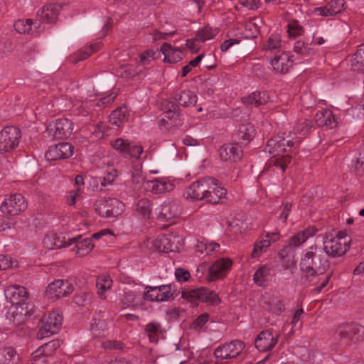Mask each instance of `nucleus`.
<instances>
[{"instance_id": "5701e85b", "label": "nucleus", "mask_w": 364, "mask_h": 364, "mask_svg": "<svg viewBox=\"0 0 364 364\" xmlns=\"http://www.w3.org/2000/svg\"><path fill=\"white\" fill-rule=\"evenodd\" d=\"M255 129L251 124H241L233 134L234 141L238 144L247 145L254 137Z\"/></svg>"}, {"instance_id": "5fc2aeb1", "label": "nucleus", "mask_w": 364, "mask_h": 364, "mask_svg": "<svg viewBox=\"0 0 364 364\" xmlns=\"http://www.w3.org/2000/svg\"><path fill=\"white\" fill-rule=\"evenodd\" d=\"M105 327V325L102 321L97 318H93L92 322L90 323V329L95 336H99L100 335L101 331H104Z\"/></svg>"}, {"instance_id": "864d4df0", "label": "nucleus", "mask_w": 364, "mask_h": 364, "mask_svg": "<svg viewBox=\"0 0 364 364\" xmlns=\"http://www.w3.org/2000/svg\"><path fill=\"white\" fill-rule=\"evenodd\" d=\"M287 32L290 37L296 38L302 34L303 28L296 21H294L288 24Z\"/></svg>"}, {"instance_id": "2f4dec72", "label": "nucleus", "mask_w": 364, "mask_h": 364, "mask_svg": "<svg viewBox=\"0 0 364 364\" xmlns=\"http://www.w3.org/2000/svg\"><path fill=\"white\" fill-rule=\"evenodd\" d=\"M20 357L13 347L0 348V364H18Z\"/></svg>"}, {"instance_id": "3c124183", "label": "nucleus", "mask_w": 364, "mask_h": 364, "mask_svg": "<svg viewBox=\"0 0 364 364\" xmlns=\"http://www.w3.org/2000/svg\"><path fill=\"white\" fill-rule=\"evenodd\" d=\"M353 65H360V68H364V45H360L358 48L357 52L355 53L353 58Z\"/></svg>"}, {"instance_id": "c85d7f7f", "label": "nucleus", "mask_w": 364, "mask_h": 364, "mask_svg": "<svg viewBox=\"0 0 364 364\" xmlns=\"http://www.w3.org/2000/svg\"><path fill=\"white\" fill-rule=\"evenodd\" d=\"M161 54L164 56V62L175 63L183 58V53L178 48H173L171 44L164 43L161 46Z\"/></svg>"}, {"instance_id": "49530a36", "label": "nucleus", "mask_w": 364, "mask_h": 364, "mask_svg": "<svg viewBox=\"0 0 364 364\" xmlns=\"http://www.w3.org/2000/svg\"><path fill=\"white\" fill-rule=\"evenodd\" d=\"M269 311L277 315H280L285 311V306L282 301L272 299L268 304Z\"/></svg>"}, {"instance_id": "9d476101", "label": "nucleus", "mask_w": 364, "mask_h": 364, "mask_svg": "<svg viewBox=\"0 0 364 364\" xmlns=\"http://www.w3.org/2000/svg\"><path fill=\"white\" fill-rule=\"evenodd\" d=\"M73 123L70 120L63 118L56 119L47 127V132L54 139H63L68 138L73 132Z\"/></svg>"}, {"instance_id": "a878e982", "label": "nucleus", "mask_w": 364, "mask_h": 364, "mask_svg": "<svg viewBox=\"0 0 364 364\" xmlns=\"http://www.w3.org/2000/svg\"><path fill=\"white\" fill-rule=\"evenodd\" d=\"M273 69L279 73H287L293 65V60L286 53L276 55L271 61Z\"/></svg>"}, {"instance_id": "473e14b6", "label": "nucleus", "mask_w": 364, "mask_h": 364, "mask_svg": "<svg viewBox=\"0 0 364 364\" xmlns=\"http://www.w3.org/2000/svg\"><path fill=\"white\" fill-rule=\"evenodd\" d=\"M269 100L267 93L264 91L252 92L247 97L242 98V102L247 105L259 107L264 105Z\"/></svg>"}, {"instance_id": "20e7f679", "label": "nucleus", "mask_w": 364, "mask_h": 364, "mask_svg": "<svg viewBox=\"0 0 364 364\" xmlns=\"http://www.w3.org/2000/svg\"><path fill=\"white\" fill-rule=\"evenodd\" d=\"M21 139L20 129L15 126H6L0 132V155L13 152Z\"/></svg>"}, {"instance_id": "09e8293b", "label": "nucleus", "mask_w": 364, "mask_h": 364, "mask_svg": "<svg viewBox=\"0 0 364 364\" xmlns=\"http://www.w3.org/2000/svg\"><path fill=\"white\" fill-rule=\"evenodd\" d=\"M73 301L78 306H85L90 302V296L88 293L80 291L75 294Z\"/></svg>"}, {"instance_id": "e433bc0d", "label": "nucleus", "mask_w": 364, "mask_h": 364, "mask_svg": "<svg viewBox=\"0 0 364 364\" xmlns=\"http://www.w3.org/2000/svg\"><path fill=\"white\" fill-rule=\"evenodd\" d=\"M302 271L304 273L302 277L304 284L308 287L315 286V287L319 284L322 273L326 272L315 271L313 269H302Z\"/></svg>"}, {"instance_id": "37998d69", "label": "nucleus", "mask_w": 364, "mask_h": 364, "mask_svg": "<svg viewBox=\"0 0 364 364\" xmlns=\"http://www.w3.org/2000/svg\"><path fill=\"white\" fill-rule=\"evenodd\" d=\"M270 245V240H262L255 242L252 252V257L254 258L259 257L263 252L266 251L267 248L269 247Z\"/></svg>"}, {"instance_id": "7c9ffc66", "label": "nucleus", "mask_w": 364, "mask_h": 364, "mask_svg": "<svg viewBox=\"0 0 364 364\" xmlns=\"http://www.w3.org/2000/svg\"><path fill=\"white\" fill-rule=\"evenodd\" d=\"M64 237L57 234H51L44 237L43 242L44 246L50 250L60 249L63 247L69 246L68 240H65Z\"/></svg>"}, {"instance_id": "f8f14e48", "label": "nucleus", "mask_w": 364, "mask_h": 364, "mask_svg": "<svg viewBox=\"0 0 364 364\" xmlns=\"http://www.w3.org/2000/svg\"><path fill=\"white\" fill-rule=\"evenodd\" d=\"M63 316L57 311L49 313L44 318V324L38 332V337H48L58 332L62 326Z\"/></svg>"}, {"instance_id": "c756f323", "label": "nucleus", "mask_w": 364, "mask_h": 364, "mask_svg": "<svg viewBox=\"0 0 364 364\" xmlns=\"http://www.w3.org/2000/svg\"><path fill=\"white\" fill-rule=\"evenodd\" d=\"M161 107L164 112V117L160 122L165 121L166 118L171 121L173 120L174 122L177 120L179 117V107L176 103L167 100H163L161 103Z\"/></svg>"}, {"instance_id": "338daca9", "label": "nucleus", "mask_w": 364, "mask_h": 364, "mask_svg": "<svg viewBox=\"0 0 364 364\" xmlns=\"http://www.w3.org/2000/svg\"><path fill=\"white\" fill-rule=\"evenodd\" d=\"M314 13L321 16H333L329 9L328 4L324 6L315 8L314 9Z\"/></svg>"}, {"instance_id": "de8ad7c7", "label": "nucleus", "mask_w": 364, "mask_h": 364, "mask_svg": "<svg viewBox=\"0 0 364 364\" xmlns=\"http://www.w3.org/2000/svg\"><path fill=\"white\" fill-rule=\"evenodd\" d=\"M281 46V39L278 35H272L263 46L266 50H272L279 48Z\"/></svg>"}, {"instance_id": "6ab92c4d", "label": "nucleus", "mask_w": 364, "mask_h": 364, "mask_svg": "<svg viewBox=\"0 0 364 364\" xmlns=\"http://www.w3.org/2000/svg\"><path fill=\"white\" fill-rule=\"evenodd\" d=\"M279 335L274 336L269 331H262L255 341V347L262 352L272 350L278 342Z\"/></svg>"}, {"instance_id": "cd10ccee", "label": "nucleus", "mask_w": 364, "mask_h": 364, "mask_svg": "<svg viewBox=\"0 0 364 364\" xmlns=\"http://www.w3.org/2000/svg\"><path fill=\"white\" fill-rule=\"evenodd\" d=\"M315 122L319 127H326L330 129L335 128L338 124L332 112L328 109L317 112L315 116Z\"/></svg>"}, {"instance_id": "4d7b16f0", "label": "nucleus", "mask_w": 364, "mask_h": 364, "mask_svg": "<svg viewBox=\"0 0 364 364\" xmlns=\"http://www.w3.org/2000/svg\"><path fill=\"white\" fill-rule=\"evenodd\" d=\"M161 54V50H148L140 55V61L145 63L146 60L159 58Z\"/></svg>"}, {"instance_id": "603ef678", "label": "nucleus", "mask_w": 364, "mask_h": 364, "mask_svg": "<svg viewBox=\"0 0 364 364\" xmlns=\"http://www.w3.org/2000/svg\"><path fill=\"white\" fill-rule=\"evenodd\" d=\"M332 15H336L344 10V0H332L328 4Z\"/></svg>"}, {"instance_id": "e2e57ef3", "label": "nucleus", "mask_w": 364, "mask_h": 364, "mask_svg": "<svg viewBox=\"0 0 364 364\" xmlns=\"http://www.w3.org/2000/svg\"><path fill=\"white\" fill-rule=\"evenodd\" d=\"M150 286L146 287V291L144 293V299L149 301H160L159 291H154L150 289Z\"/></svg>"}, {"instance_id": "72a5a7b5", "label": "nucleus", "mask_w": 364, "mask_h": 364, "mask_svg": "<svg viewBox=\"0 0 364 364\" xmlns=\"http://www.w3.org/2000/svg\"><path fill=\"white\" fill-rule=\"evenodd\" d=\"M174 99L183 107L194 106L197 102L196 95L191 90H183L180 94H176Z\"/></svg>"}, {"instance_id": "9b49d317", "label": "nucleus", "mask_w": 364, "mask_h": 364, "mask_svg": "<svg viewBox=\"0 0 364 364\" xmlns=\"http://www.w3.org/2000/svg\"><path fill=\"white\" fill-rule=\"evenodd\" d=\"M74 290L73 284L66 279H56L48 284L46 295L50 299H58L66 296Z\"/></svg>"}, {"instance_id": "2eb2a0df", "label": "nucleus", "mask_w": 364, "mask_h": 364, "mask_svg": "<svg viewBox=\"0 0 364 364\" xmlns=\"http://www.w3.org/2000/svg\"><path fill=\"white\" fill-rule=\"evenodd\" d=\"M349 248V242L342 243L339 239L329 237L328 235H326L323 240V250L330 257H340L344 255Z\"/></svg>"}, {"instance_id": "1a4fd4ad", "label": "nucleus", "mask_w": 364, "mask_h": 364, "mask_svg": "<svg viewBox=\"0 0 364 364\" xmlns=\"http://www.w3.org/2000/svg\"><path fill=\"white\" fill-rule=\"evenodd\" d=\"M27 208V203L20 193L11 194L6 198L1 205V211L7 215H16Z\"/></svg>"}, {"instance_id": "bf43d9fd", "label": "nucleus", "mask_w": 364, "mask_h": 364, "mask_svg": "<svg viewBox=\"0 0 364 364\" xmlns=\"http://www.w3.org/2000/svg\"><path fill=\"white\" fill-rule=\"evenodd\" d=\"M208 314H203L196 318L191 324V328L196 330L201 328L208 321Z\"/></svg>"}, {"instance_id": "8fccbe9b", "label": "nucleus", "mask_w": 364, "mask_h": 364, "mask_svg": "<svg viewBox=\"0 0 364 364\" xmlns=\"http://www.w3.org/2000/svg\"><path fill=\"white\" fill-rule=\"evenodd\" d=\"M214 31L210 27H205L202 31H199L196 36V40L200 42H204L207 40L211 39L215 36Z\"/></svg>"}, {"instance_id": "39448f33", "label": "nucleus", "mask_w": 364, "mask_h": 364, "mask_svg": "<svg viewBox=\"0 0 364 364\" xmlns=\"http://www.w3.org/2000/svg\"><path fill=\"white\" fill-rule=\"evenodd\" d=\"M181 296L194 305H197V301L205 302L213 306H216L220 303L218 295L214 291H210L205 287L183 291Z\"/></svg>"}, {"instance_id": "aec40b11", "label": "nucleus", "mask_w": 364, "mask_h": 364, "mask_svg": "<svg viewBox=\"0 0 364 364\" xmlns=\"http://www.w3.org/2000/svg\"><path fill=\"white\" fill-rule=\"evenodd\" d=\"M62 6L58 4H48L38 11L40 20L47 23H55L58 19Z\"/></svg>"}, {"instance_id": "a19ab883", "label": "nucleus", "mask_w": 364, "mask_h": 364, "mask_svg": "<svg viewBox=\"0 0 364 364\" xmlns=\"http://www.w3.org/2000/svg\"><path fill=\"white\" fill-rule=\"evenodd\" d=\"M151 192L155 194H161L166 191H170L173 188V185L171 183H167L159 179L151 181Z\"/></svg>"}, {"instance_id": "a211bd4d", "label": "nucleus", "mask_w": 364, "mask_h": 364, "mask_svg": "<svg viewBox=\"0 0 364 364\" xmlns=\"http://www.w3.org/2000/svg\"><path fill=\"white\" fill-rule=\"evenodd\" d=\"M181 213V207L176 200H166L159 208V218L166 221L178 218Z\"/></svg>"}, {"instance_id": "a18cd8bd", "label": "nucleus", "mask_w": 364, "mask_h": 364, "mask_svg": "<svg viewBox=\"0 0 364 364\" xmlns=\"http://www.w3.org/2000/svg\"><path fill=\"white\" fill-rule=\"evenodd\" d=\"M99 46H100V45H98V44L91 45L89 47L85 48L83 50H80L77 54V56L75 57V58L74 60L75 63H77L79 61L84 60L87 59V58H89V56H90L92 55V53H93L94 52H95L97 50Z\"/></svg>"}, {"instance_id": "f704fd0d", "label": "nucleus", "mask_w": 364, "mask_h": 364, "mask_svg": "<svg viewBox=\"0 0 364 364\" xmlns=\"http://www.w3.org/2000/svg\"><path fill=\"white\" fill-rule=\"evenodd\" d=\"M128 120L126 107H119L112 111L109 117V122L116 127H121Z\"/></svg>"}, {"instance_id": "69168bd1", "label": "nucleus", "mask_w": 364, "mask_h": 364, "mask_svg": "<svg viewBox=\"0 0 364 364\" xmlns=\"http://www.w3.org/2000/svg\"><path fill=\"white\" fill-rule=\"evenodd\" d=\"M112 280L110 279L109 277H105L103 279H99L97 282V287L99 289L102 290H107L110 289L112 286Z\"/></svg>"}, {"instance_id": "c03bdc74", "label": "nucleus", "mask_w": 364, "mask_h": 364, "mask_svg": "<svg viewBox=\"0 0 364 364\" xmlns=\"http://www.w3.org/2000/svg\"><path fill=\"white\" fill-rule=\"evenodd\" d=\"M130 142L119 138L112 142V146L124 156H127Z\"/></svg>"}, {"instance_id": "393cba45", "label": "nucleus", "mask_w": 364, "mask_h": 364, "mask_svg": "<svg viewBox=\"0 0 364 364\" xmlns=\"http://www.w3.org/2000/svg\"><path fill=\"white\" fill-rule=\"evenodd\" d=\"M212 181L209 186L211 188L208 189L207 202L213 204H217L223 198H225L227 194V190L220 186L216 178H212Z\"/></svg>"}, {"instance_id": "4c0bfd02", "label": "nucleus", "mask_w": 364, "mask_h": 364, "mask_svg": "<svg viewBox=\"0 0 364 364\" xmlns=\"http://www.w3.org/2000/svg\"><path fill=\"white\" fill-rule=\"evenodd\" d=\"M145 333L150 342L157 343L159 335L162 333L161 326L157 323H149L145 328Z\"/></svg>"}, {"instance_id": "c9c22d12", "label": "nucleus", "mask_w": 364, "mask_h": 364, "mask_svg": "<svg viewBox=\"0 0 364 364\" xmlns=\"http://www.w3.org/2000/svg\"><path fill=\"white\" fill-rule=\"evenodd\" d=\"M151 205L147 198H141L136 204L135 213L141 219L147 220L150 217Z\"/></svg>"}, {"instance_id": "0e129e2a", "label": "nucleus", "mask_w": 364, "mask_h": 364, "mask_svg": "<svg viewBox=\"0 0 364 364\" xmlns=\"http://www.w3.org/2000/svg\"><path fill=\"white\" fill-rule=\"evenodd\" d=\"M175 276L178 282H187L191 277L189 272L182 268L176 269Z\"/></svg>"}, {"instance_id": "dca6fc26", "label": "nucleus", "mask_w": 364, "mask_h": 364, "mask_svg": "<svg viewBox=\"0 0 364 364\" xmlns=\"http://www.w3.org/2000/svg\"><path fill=\"white\" fill-rule=\"evenodd\" d=\"M361 328L355 323H348L340 326L339 336L346 345L355 343L363 338L360 335Z\"/></svg>"}, {"instance_id": "f3484780", "label": "nucleus", "mask_w": 364, "mask_h": 364, "mask_svg": "<svg viewBox=\"0 0 364 364\" xmlns=\"http://www.w3.org/2000/svg\"><path fill=\"white\" fill-rule=\"evenodd\" d=\"M218 152L223 161L232 163L240 161L243 156L242 146L238 144L236 141L221 146Z\"/></svg>"}, {"instance_id": "f03ea898", "label": "nucleus", "mask_w": 364, "mask_h": 364, "mask_svg": "<svg viewBox=\"0 0 364 364\" xmlns=\"http://www.w3.org/2000/svg\"><path fill=\"white\" fill-rule=\"evenodd\" d=\"M316 231L317 230L314 228H309L297 232L290 238L289 244L278 253V257L284 269H289L294 264L295 249L304 243L309 237L314 236Z\"/></svg>"}, {"instance_id": "423d86ee", "label": "nucleus", "mask_w": 364, "mask_h": 364, "mask_svg": "<svg viewBox=\"0 0 364 364\" xmlns=\"http://www.w3.org/2000/svg\"><path fill=\"white\" fill-rule=\"evenodd\" d=\"M95 207L98 214L104 218L117 217L123 210L124 205L117 198H101L95 203Z\"/></svg>"}, {"instance_id": "ddd939ff", "label": "nucleus", "mask_w": 364, "mask_h": 364, "mask_svg": "<svg viewBox=\"0 0 364 364\" xmlns=\"http://www.w3.org/2000/svg\"><path fill=\"white\" fill-rule=\"evenodd\" d=\"M75 147L68 142H61L50 146L45 154L48 161H56L70 158L73 155Z\"/></svg>"}, {"instance_id": "ea45409f", "label": "nucleus", "mask_w": 364, "mask_h": 364, "mask_svg": "<svg viewBox=\"0 0 364 364\" xmlns=\"http://www.w3.org/2000/svg\"><path fill=\"white\" fill-rule=\"evenodd\" d=\"M270 274V268L267 265L260 267L255 273L253 280L260 287L267 286V277Z\"/></svg>"}, {"instance_id": "0eeeda50", "label": "nucleus", "mask_w": 364, "mask_h": 364, "mask_svg": "<svg viewBox=\"0 0 364 364\" xmlns=\"http://www.w3.org/2000/svg\"><path fill=\"white\" fill-rule=\"evenodd\" d=\"M213 181L211 177L202 178L186 188L183 196L187 199L192 200H208V189L211 188L209 184Z\"/></svg>"}, {"instance_id": "13d9d810", "label": "nucleus", "mask_w": 364, "mask_h": 364, "mask_svg": "<svg viewBox=\"0 0 364 364\" xmlns=\"http://www.w3.org/2000/svg\"><path fill=\"white\" fill-rule=\"evenodd\" d=\"M17 265L16 261H13L6 255H0V270H5Z\"/></svg>"}, {"instance_id": "7ed1b4c3", "label": "nucleus", "mask_w": 364, "mask_h": 364, "mask_svg": "<svg viewBox=\"0 0 364 364\" xmlns=\"http://www.w3.org/2000/svg\"><path fill=\"white\" fill-rule=\"evenodd\" d=\"M301 269H313L315 271L326 272L329 263L325 258L321 248L316 245L311 246L301 262Z\"/></svg>"}, {"instance_id": "f257e3e1", "label": "nucleus", "mask_w": 364, "mask_h": 364, "mask_svg": "<svg viewBox=\"0 0 364 364\" xmlns=\"http://www.w3.org/2000/svg\"><path fill=\"white\" fill-rule=\"evenodd\" d=\"M294 144L291 139H287L284 136L276 135L269 139L266 151L273 156V159L269 161V166H275L282 173L284 172L291 161L290 156L284 154L290 150Z\"/></svg>"}, {"instance_id": "79ce46f5", "label": "nucleus", "mask_w": 364, "mask_h": 364, "mask_svg": "<svg viewBox=\"0 0 364 364\" xmlns=\"http://www.w3.org/2000/svg\"><path fill=\"white\" fill-rule=\"evenodd\" d=\"M172 284L161 285L159 287H150L151 290L154 291H159L160 301H166L171 299L173 294H171Z\"/></svg>"}, {"instance_id": "6e6d98bb", "label": "nucleus", "mask_w": 364, "mask_h": 364, "mask_svg": "<svg viewBox=\"0 0 364 364\" xmlns=\"http://www.w3.org/2000/svg\"><path fill=\"white\" fill-rule=\"evenodd\" d=\"M332 273L328 274H325V273H322L321 277L319 280V284L314 288L311 291L314 294L320 293L322 289L327 286L329 282L330 278L331 277Z\"/></svg>"}, {"instance_id": "052dcab7", "label": "nucleus", "mask_w": 364, "mask_h": 364, "mask_svg": "<svg viewBox=\"0 0 364 364\" xmlns=\"http://www.w3.org/2000/svg\"><path fill=\"white\" fill-rule=\"evenodd\" d=\"M294 51L302 55H307L309 53V48L304 41H298L294 44Z\"/></svg>"}, {"instance_id": "680f3d73", "label": "nucleus", "mask_w": 364, "mask_h": 364, "mask_svg": "<svg viewBox=\"0 0 364 364\" xmlns=\"http://www.w3.org/2000/svg\"><path fill=\"white\" fill-rule=\"evenodd\" d=\"M128 150L129 151L128 153L127 154V156H129L130 157H134L136 159H138L143 152L142 146L134 145L132 142H130Z\"/></svg>"}, {"instance_id": "412c9836", "label": "nucleus", "mask_w": 364, "mask_h": 364, "mask_svg": "<svg viewBox=\"0 0 364 364\" xmlns=\"http://www.w3.org/2000/svg\"><path fill=\"white\" fill-rule=\"evenodd\" d=\"M232 265V261L229 259H221L215 261L209 267L208 279L214 281L226 274Z\"/></svg>"}, {"instance_id": "4be33fe9", "label": "nucleus", "mask_w": 364, "mask_h": 364, "mask_svg": "<svg viewBox=\"0 0 364 364\" xmlns=\"http://www.w3.org/2000/svg\"><path fill=\"white\" fill-rule=\"evenodd\" d=\"M176 237L172 235H160L154 241L153 246L159 252L168 253L176 252L177 247L174 246Z\"/></svg>"}, {"instance_id": "b1692460", "label": "nucleus", "mask_w": 364, "mask_h": 364, "mask_svg": "<svg viewBox=\"0 0 364 364\" xmlns=\"http://www.w3.org/2000/svg\"><path fill=\"white\" fill-rule=\"evenodd\" d=\"M75 244L76 253L82 257L87 255L95 247L92 238H82V236L68 239V245Z\"/></svg>"}, {"instance_id": "774afa93", "label": "nucleus", "mask_w": 364, "mask_h": 364, "mask_svg": "<svg viewBox=\"0 0 364 364\" xmlns=\"http://www.w3.org/2000/svg\"><path fill=\"white\" fill-rule=\"evenodd\" d=\"M311 127V122L309 119H304L302 122L296 125V130L301 133L308 132Z\"/></svg>"}, {"instance_id": "6e6552de", "label": "nucleus", "mask_w": 364, "mask_h": 364, "mask_svg": "<svg viewBox=\"0 0 364 364\" xmlns=\"http://www.w3.org/2000/svg\"><path fill=\"white\" fill-rule=\"evenodd\" d=\"M245 344L240 340H233L219 346L214 351L218 359L229 360L237 358L245 349Z\"/></svg>"}, {"instance_id": "4468645a", "label": "nucleus", "mask_w": 364, "mask_h": 364, "mask_svg": "<svg viewBox=\"0 0 364 364\" xmlns=\"http://www.w3.org/2000/svg\"><path fill=\"white\" fill-rule=\"evenodd\" d=\"M5 297L12 305H21L28 299L29 293L24 287L14 284L4 289Z\"/></svg>"}, {"instance_id": "bb28decb", "label": "nucleus", "mask_w": 364, "mask_h": 364, "mask_svg": "<svg viewBox=\"0 0 364 364\" xmlns=\"http://www.w3.org/2000/svg\"><path fill=\"white\" fill-rule=\"evenodd\" d=\"M40 22L36 21L33 22L31 19H19L15 21L14 27L15 30L21 34H33V33H39Z\"/></svg>"}, {"instance_id": "58836bf2", "label": "nucleus", "mask_w": 364, "mask_h": 364, "mask_svg": "<svg viewBox=\"0 0 364 364\" xmlns=\"http://www.w3.org/2000/svg\"><path fill=\"white\" fill-rule=\"evenodd\" d=\"M60 346L59 340L50 341L36 350V355H44L46 357L51 356L54 351Z\"/></svg>"}]
</instances>
